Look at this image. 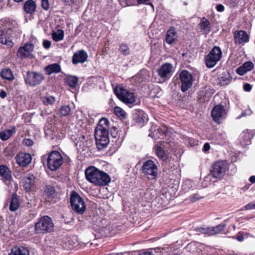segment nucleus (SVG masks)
I'll list each match as a JSON object with an SVG mask.
<instances>
[{
  "label": "nucleus",
  "instance_id": "nucleus-34",
  "mask_svg": "<svg viewBox=\"0 0 255 255\" xmlns=\"http://www.w3.org/2000/svg\"><path fill=\"white\" fill-rule=\"evenodd\" d=\"M178 35L174 28L169 29L166 34L165 41L169 44H172L177 39Z\"/></svg>",
  "mask_w": 255,
  "mask_h": 255
},
{
  "label": "nucleus",
  "instance_id": "nucleus-13",
  "mask_svg": "<svg viewBox=\"0 0 255 255\" xmlns=\"http://www.w3.org/2000/svg\"><path fill=\"white\" fill-rule=\"evenodd\" d=\"M174 70V68L171 63H165L157 70V73L162 82H163L168 80L171 77Z\"/></svg>",
  "mask_w": 255,
  "mask_h": 255
},
{
  "label": "nucleus",
  "instance_id": "nucleus-44",
  "mask_svg": "<svg viewBox=\"0 0 255 255\" xmlns=\"http://www.w3.org/2000/svg\"><path fill=\"white\" fill-rule=\"evenodd\" d=\"M71 111V109L69 106L68 105H64L62 106L59 111V114L61 116H67L70 114Z\"/></svg>",
  "mask_w": 255,
  "mask_h": 255
},
{
  "label": "nucleus",
  "instance_id": "nucleus-26",
  "mask_svg": "<svg viewBox=\"0 0 255 255\" xmlns=\"http://www.w3.org/2000/svg\"><path fill=\"white\" fill-rule=\"evenodd\" d=\"M11 33L5 32L4 30H0V43L5 44L9 47H12L13 43L11 40H9Z\"/></svg>",
  "mask_w": 255,
  "mask_h": 255
},
{
  "label": "nucleus",
  "instance_id": "nucleus-64",
  "mask_svg": "<svg viewBox=\"0 0 255 255\" xmlns=\"http://www.w3.org/2000/svg\"><path fill=\"white\" fill-rule=\"evenodd\" d=\"M7 96V93L6 92L3 90H0V97L2 99H4L5 98H6Z\"/></svg>",
  "mask_w": 255,
  "mask_h": 255
},
{
  "label": "nucleus",
  "instance_id": "nucleus-51",
  "mask_svg": "<svg viewBox=\"0 0 255 255\" xmlns=\"http://www.w3.org/2000/svg\"><path fill=\"white\" fill-rule=\"evenodd\" d=\"M236 72L238 75L240 76H243L247 73V71L245 70L243 65L237 68L236 70Z\"/></svg>",
  "mask_w": 255,
  "mask_h": 255
},
{
  "label": "nucleus",
  "instance_id": "nucleus-32",
  "mask_svg": "<svg viewBox=\"0 0 255 255\" xmlns=\"http://www.w3.org/2000/svg\"><path fill=\"white\" fill-rule=\"evenodd\" d=\"M199 25L203 34H208L210 32L211 23L206 17H203L201 19Z\"/></svg>",
  "mask_w": 255,
  "mask_h": 255
},
{
  "label": "nucleus",
  "instance_id": "nucleus-46",
  "mask_svg": "<svg viewBox=\"0 0 255 255\" xmlns=\"http://www.w3.org/2000/svg\"><path fill=\"white\" fill-rule=\"evenodd\" d=\"M119 50L120 51L121 54L124 56H127L130 54V49L125 43H122L120 45Z\"/></svg>",
  "mask_w": 255,
  "mask_h": 255
},
{
  "label": "nucleus",
  "instance_id": "nucleus-30",
  "mask_svg": "<svg viewBox=\"0 0 255 255\" xmlns=\"http://www.w3.org/2000/svg\"><path fill=\"white\" fill-rule=\"evenodd\" d=\"M45 74L47 75H50L53 73L57 74L61 72V68L60 65L58 63L50 64L44 68Z\"/></svg>",
  "mask_w": 255,
  "mask_h": 255
},
{
  "label": "nucleus",
  "instance_id": "nucleus-2",
  "mask_svg": "<svg viewBox=\"0 0 255 255\" xmlns=\"http://www.w3.org/2000/svg\"><path fill=\"white\" fill-rule=\"evenodd\" d=\"M85 173L86 179L95 185L105 186L111 181L107 173L93 166L86 168Z\"/></svg>",
  "mask_w": 255,
  "mask_h": 255
},
{
  "label": "nucleus",
  "instance_id": "nucleus-49",
  "mask_svg": "<svg viewBox=\"0 0 255 255\" xmlns=\"http://www.w3.org/2000/svg\"><path fill=\"white\" fill-rule=\"evenodd\" d=\"M242 65L245 68L247 72L251 71L254 68V63L250 61L245 62Z\"/></svg>",
  "mask_w": 255,
  "mask_h": 255
},
{
  "label": "nucleus",
  "instance_id": "nucleus-11",
  "mask_svg": "<svg viewBox=\"0 0 255 255\" xmlns=\"http://www.w3.org/2000/svg\"><path fill=\"white\" fill-rule=\"evenodd\" d=\"M179 79L181 83V90L186 92L193 85V76L192 73L187 70H182L179 73Z\"/></svg>",
  "mask_w": 255,
  "mask_h": 255
},
{
  "label": "nucleus",
  "instance_id": "nucleus-54",
  "mask_svg": "<svg viewBox=\"0 0 255 255\" xmlns=\"http://www.w3.org/2000/svg\"><path fill=\"white\" fill-rule=\"evenodd\" d=\"M196 231L199 232L202 234H208L209 235V227L207 228H199L196 230Z\"/></svg>",
  "mask_w": 255,
  "mask_h": 255
},
{
  "label": "nucleus",
  "instance_id": "nucleus-45",
  "mask_svg": "<svg viewBox=\"0 0 255 255\" xmlns=\"http://www.w3.org/2000/svg\"><path fill=\"white\" fill-rule=\"evenodd\" d=\"M42 100L43 104L45 105H52L55 102V97L49 95H46L42 97Z\"/></svg>",
  "mask_w": 255,
  "mask_h": 255
},
{
  "label": "nucleus",
  "instance_id": "nucleus-61",
  "mask_svg": "<svg viewBox=\"0 0 255 255\" xmlns=\"http://www.w3.org/2000/svg\"><path fill=\"white\" fill-rule=\"evenodd\" d=\"M150 0H137V2L139 4L144 3L146 4H149L153 6V4L151 2H148Z\"/></svg>",
  "mask_w": 255,
  "mask_h": 255
},
{
  "label": "nucleus",
  "instance_id": "nucleus-57",
  "mask_svg": "<svg viewBox=\"0 0 255 255\" xmlns=\"http://www.w3.org/2000/svg\"><path fill=\"white\" fill-rule=\"evenodd\" d=\"M252 89V86L248 83H246L243 86V89L246 92H250Z\"/></svg>",
  "mask_w": 255,
  "mask_h": 255
},
{
  "label": "nucleus",
  "instance_id": "nucleus-18",
  "mask_svg": "<svg viewBox=\"0 0 255 255\" xmlns=\"http://www.w3.org/2000/svg\"><path fill=\"white\" fill-rule=\"evenodd\" d=\"M255 135V129H246L240 134L239 142L243 147L251 144V140Z\"/></svg>",
  "mask_w": 255,
  "mask_h": 255
},
{
  "label": "nucleus",
  "instance_id": "nucleus-25",
  "mask_svg": "<svg viewBox=\"0 0 255 255\" xmlns=\"http://www.w3.org/2000/svg\"><path fill=\"white\" fill-rule=\"evenodd\" d=\"M44 196L48 202H51L57 196L55 187L51 185H46L44 187Z\"/></svg>",
  "mask_w": 255,
  "mask_h": 255
},
{
  "label": "nucleus",
  "instance_id": "nucleus-39",
  "mask_svg": "<svg viewBox=\"0 0 255 255\" xmlns=\"http://www.w3.org/2000/svg\"><path fill=\"white\" fill-rule=\"evenodd\" d=\"M0 76L3 79L8 81H12L14 78L13 73L9 68L2 69L0 72Z\"/></svg>",
  "mask_w": 255,
  "mask_h": 255
},
{
  "label": "nucleus",
  "instance_id": "nucleus-55",
  "mask_svg": "<svg viewBox=\"0 0 255 255\" xmlns=\"http://www.w3.org/2000/svg\"><path fill=\"white\" fill-rule=\"evenodd\" d=\"M188 142L189 144L191 146H194L198 144V140H196L193 138L189 137L188 138Z\"/></svg>",
  "mask_w": 255,
  "mask_h": 255
},
{
  "label": "nucleus",
  "instance_id": "nucleus-36",
  "mask_svg": "<svg viewBox=\"0 0 255 255\" xmlns=\"http://www.w3.org/2000/svg\"><path fill=\"white\" fill-rule=\"evenodd\" d=\"M34 177L33 174L29 173L24 176L22 179L23 183V186L26 191L31 189L32 186V182L34 180Z\"/></svg>",
  "mask_w": 255,
  "mask_h": 255
},
{
  "label": "nucleus",
  "instance_id": "nucleus-28",
  "mask_svg": "<svg viewBox=\"0 0 255 255\" xmlns=\"http://www.w3.org/2000/svg\"><path fill=\"white\" fill-rule=\"evenodd\" d=\"M212 91V89L207 86L201 88L198 94V98L204 101L208 100L213 94Z\"/></svg>",
  "mask_w": 255,
  "mask_h": 255
},
{
  "label": "nucleus",
  "instance_id": "nucleus-53",
  "mask_svg": "<svg viewBox=\"0 0 255 255\" xmlns=\"http://www.w3.org/2000/svg\"><path fill=\"white\" fill-rule=\"evenodd\" d=\"M23 144L27 146H31L33 144V141L30 138H25L22 141Z\"/></svg>",
  "mask_w": 255,
  "mask_h": 255
},
{
  "label": "nucleus",
  "instance_id": "nucleus-3",
  "mask_svg": "<svg viewBox=\"0 0 255 255\" xmlns=\"http://www.w3.org/2000/svg\"><path fill=\"white\" fill-rule=\"evenodd\" d=\"M114 93L121 101L129 108L140 103L136 93L128 90L123 86H116L114 89Z\"/></svg>",
  "mask_w": 255,
  "mask_h": 255
},
{
  "label": "nucleus",
  "instance_id": "nucleus-9",
  "mask_svg": "<svg viewBox=\"0 0 255 255\" xmlns=\"http://www.w3.org/2000/svg\"><path fill=\"white\" fill-rule=\"evenodd\" d=\"M25 84L31 87H34L41 84L44 79V76L41 73L36 71H27L24 76Z\"/></svg>",
  "mask_w": 255,
  "mask_h": 255
},
{
  "label": "nucleus",
  "instance_id": "nucleus-15",
  "mask_svg": "<svg viewBox=\"0 0 255 255\" xmlns=\"http://www.w3.org/2000/svg\"><path fill=\"white\" fill-rule=\"evenodd\" d=\"M34 45L32 43H26L22 46H20L17 51V56L21 59L26 58H32Z\"/></svg>",
  "mask_w": 255,
  "mask_h": 255
},
{
  "label": "nucleus",
  "instance_id": "nucleus-19",
  "mask_svg": "<svg viewBox=\"0 0 255 255\" xmlns=\"http://www.w3.org/2000/svg\"><path fill=\"white\" fill-rule=\"evenodd\" d=\"M133 119L134 125L140 128L143 127L148 120L147 115L143 110L140 109L135 111Z\"/></svg>",
  "mask_w": 255,
  "mask_h": 255
},
{
  "label": "nucleus",
  "instance_id": "nucleus-21",
  "mask_svg": "<svg viewBox=\"0 0 255 255\" xmlns=\"http://www.w3.org/2000/svg\"><path fill=\"white\" fill-rule=\"evenodd\" d=\"M156 126H152L149 129V136L156 139L161 138V136H166L168 132V128L166 126H162L160 128L156 129Z\"/></svg>",
  "mask_w": 255,
  "mask_h": 255
},
{
  "label": "nucleus",
  "instance_id": "nucleus-16",
  "mask_svg": "<svg viewBox=\"0 0 255 255\" xmlns=\"http://www.w3.org/2000/svg\"><path fill=\"white\" fill-rule=\"evenodd\" d=\"M211 116L215 122L220 124L226 116L225 107L221 104L216 105L211 112Z\"/></svg>",
  "mask_w": 255,
  "mask_h": 255
},
{
  "label": "nucleus",
  "instance_id": "nucleus-20",
  "mask_svg": "<svg viewBox=\"0 0 255 255\" xmlns=\"http://www.w3.org/2000/svg\"><path fill=\"white\" fill-rule=\"evenodd\" d=\"M234 42L237 45H243L250 40V36L246 31L236 30L233 33Z\"/></svg>",
  "mask_w": 255,
  "mask_h": 255
},
{
  "label": "nucleus",
  "instance_id": "nucleus-38",
  "mask_svg": "<svg viewBox=\"0 0 255 255\" xmlns=\"http://www.w3.org/2000/svg\"><path fill=\"white\" fill-rule=\"evenodd\" d=\"M226 226V224L222 223L216 226L209 227V235L214 236L220 233L224 230Z\"/></svg>",
  "mask_w": 255,
  "mask_h": 255
},
{
  "label": "nucleus",
  "instance_id": "nucleus-8",
  "mask_svg": "<svg viewBox=\"0 0 255 255\" xmlns=\"http://www.w3.org/2000/svg\"><path fill=\"white\" fill-rule=\"evenodd\" d=\"M70 203L73 210L78 214L82 215L86 211V206L83 198L75 191L70 194Z\"/></svg>",
  "mask_w": 255,
  "mask_h": 255
},
{
  "label": "nucleus",
  "instance_id": "nucleus-14",
  "mask_svg": "<svg viewBox=\"0 0 255 255\" xmlns=\"http://www.w3.org/2000/svg\"><path fill=\"white\" fill-rule=\"evenodd\" d=\"M155 152L159 160L161 161V165L164 171L166 172L167 170L172 169L174 164L170 162V160L168 159L164 150L161 146H157L155 148Z\"/></svg>",
  "mask_w": 255,
  "mask_h": 255
},
{
  "label": "nucleus",
  "instance_id": "nucleus-50",
  "mask_svg": "<svg viewBox=\"0 0 255 255\" xmlns=\"http://www.w3.org/2000/svg\"><path fill=\"white\" fill-rule=\"evenodd\" d=\"M40 1L42 8L45 10H48L50 6L49 0H40Z\"/></svg>",
  "mask_w": 255,
  "mask_h": 255
},
{
  "label": "nucleus",
  "instance_id": "nucleus-58",
  "mask_svg": "<svg viewBox=\"0 0 255 255\" xmlns=\"http://www.w3.org/2000/svg\"><path fill=\"white\" fill-rule=\"evenodd\" d=\"M216 9L218 12H223L225 10V7L222 4H218L216 6Z\"/></svg>",
  "mask_w": 255,
  "mask_h": 255
},
{
  "label": "nucleus",
  "instance_id": "nucleus-4",
  "mask_svg": "<svg viewBox=\"0 0 255 255\" xmlns=\"http://www.w3.org/2000/svg\"><path fill=\"white\" fill-rule=\"evenodd\" d=\"M34 231L36 234L45 235L54 231V223L51 217L45 215L39 218L34 226Z\"/></svg>",
  "mask_w": 255,
  "mask_h": 255
},
{
  "label": "nucleus",
  "instance_id": "nucleus-33",
  "mask_svg": "<svg viewBox=\"0 0 255 255\" xmlns=\"http://www.w3.org/2000/svg\"><path fill=\"white\" fill-rule=\"evenodd\" d=\"M8 255H29V251L27 248L22 246H15Z\"/></svg>",
  "mask_w": 255,
  "mask_h": 255
},
{
  "label": "nucleus",
  "instance_id": "nucleus-40",
  "mask_svg": "<svg viewBox=\"0 0 255 255\" xmlns=\"http://www.w3.org/2000/svg\"><path fill=\"white\" fill-rule=\"evenodd\" d=\"M147 71L144 69L140 70L137 74L133 76L134 80L137 83H141L146 80Z\"/></svg>",
  "mask_w": 255,
  "mask_h": 255
},
{
  "label": "nucleus",
  "instance_id": "nucleus-10",
  "mask_svg": "<svg viewBox=\"0 0 255 255\" xmlns=\"http://www.w3.org/2000/svg\"><path fill=\"white\" fill-rule=\"evenodd\" d=\"M141 170L149 180H156L157 177L158 168L154 161L149 159L143 162Z\"/></svg>",
  "mask_w": 255,
  "mask_h": 255
},
{
  "label": "nucleus",
  "instance_id": "nucleus-7",
  "mask_svg": "<svg viewBox=\"0 0 255 255\" xmlns=\"http://www.w3.org/2000/svg\"><path fill=\"white\" fill-rule=\"evenodd\" d=\"M223 52L219 46H214L205 55L204 61L206 67L208 68H213L221 60Z\"/></svg>",
  "mask_w": 255,
  "mask_h": 255
},
{
  "label": "nucleus",
  "instance_id": "nucleus-1",
  "mask_svg": "<svg viewBox=\"0 0 255 255\" xmlns=\"http://www.w3.org/2000/svg\"><path fill=\"white\" fill-rule=\"evenodd\" d=\"M110 122L107 118H102L95 129V137L97 147L100 149L106 147L110 139L108 129Z\"/></svg>",
  "mask_w": 255,
  "mask_h": 255
},
{
  "label": "nucleus",
  "instance_id": "nucleus-48",
  "mask_svg": "<svg viewBox=\"0 0 255 255\" xmlns=\"http://www.w3.org/2000/svg\"><path fill=\"white\" fill-rule=\"evenodd\" d=\"M134 255H154L152 252L147 250H140L134 252Z\"/></svg>",
  "mask_w": 255,
  "mask_h": 255
},
{
  "label": "nucleus",
  "instance_id": "nucleus-27",
  "mask_svg": "<svg viewBox=\"0 0 255 255\" xmlns=\"http://www.w3.org/2000/svg\"><path fill=\"white\" fill-rule=\"evenodd\" d=\"M23 8L26 13L32 15L36 11V4L33 0H27L24 2Z\"/></svg>",
  "mask_w": 255,
  "mask_h": 255
},
{
  "label": "nucleus",
  "instance_id": "nucleus-12",
  "mask_svg": "<svg viewBox=\"0 0 255 255\" xmlns=\"http://www.w3.org/2000/svg\"><path fill=\"white\" fill-rule=\"evenodd\" d=\"M111 141L113 143V146L115 149H118L121 145L125 134L122 130H119L116 127H113L111 129Z\"/></svg>",
  "mask_w": 255,
  "mask_h": 255
},
{
  "label": "nucleus",
  "instance_id": "nucleus-62",
  "mask_svg": "<svg viewBox=\"0 0 255 255\" xmlns=\"http://www.w3.org/2000/svg\"><path fill=\"white\" fill-rule=\"evenodd\" d=\"M201 198L197 197L196 195H192L190 196V200L192 202H195L198 201Z\"/></svg>",
  "mask_w": 255,
  "mask_h": 255
},
{
  "label": "nucleus",
  "instance_id": "nucleus-47",
  "mask_svg": "<svg viewBox=\"0 0 255 255\" xmlns=\"http://www.w3.org/2000/svg\"><path fill=\"white\" fill-rule=\"evenodd\" d=\"M82 135H83L80 133H77L75 134H72L70 136V139L72 142L74 143L76 147H77L79 142V137L82 136Z\"/></svg>",
  "mask_w": 255,
  "mask_h": 255
},
{
  "label": "nucleus",
  "instance_id": "nucleus-43",
  "mask_svg": "<svg viewBox=\"0 0 255 255\" xmlns=\"http://www.w3.org/2000/svg\"><path fill=\"white\" fill-rule=\"evenodd\" d=\"M114 114L121 119H125L126 115L125 112L120 107L116 106L114 109Z\"/></svg>",
  "mask_w": 255,
  "mask_h": 255
},
{
  "label": "nucleus",
  "instance_id": "nucleus-37",
  "mask_svg": "<svg viewBox=\"0 0 255 255\" xmlns=\"http://www.w3.org/2000/svg\"><path fill=\"white\" fill-rule=\"evenodd\" d=\"M79 142L77 146V148L78 150H85L89 148L90 142L88 141L86 137L83 135L82 136L79 137Z\"/></svg>",
  "mask_w": 255,
  "mask_h": 255
},
{
  "label": "nucleus",
  "instance_id": "nucleus-5",
  "mask_svg": "<svg viewBox=\"0 0 255 255\" xmlns=\"http://www.w3.org/2000/svg\"><path fill=\"white\" fill-rule=\"evenodd\" d=\"M41 161L44 165L46 163L47 167L52 171H56L64 162L62 156L56 150L51 151L47 156L43 155Z\"/></svg>",
  "mask_w": 255,
  "mask_h": 255
},
{
  "label": "nucleus",
  "instance_id": "nucleus-22",
  "mask_svg": "<svg viewBox=\"0 0 255 255\" xmlns=\"http://www.w3.org/2000/svg\"><path fill=\"white\" fill-rule=\"evenodd\" d=\"M31 156L28 153L20 152L16 156V163L23 167L27 166L31 163Z\"/></svg>",
  "mask_w": 255,
  "mask_h": 255
},
{
  "label": "nucleus",
  "instance_id": "nucleus-24",
  "mask_svg": "<svg viewBox=\"0 0 255 255\" xmlns=\"http://www.w3.org/2000/svg\"><path fill=\"white\" fill-rule=\"evenodd\" d=\"M232 77L229 72L227 70H224L220 74L217 79V83L220 86H225L229 85L232 81Z\"/></svg>",
  "mask_w": 255,
  "mask_h": 255
},
{
  "label": "nucleus",
  "instance_id": "nucleus-56",
  "mask_svg": "<svg viewBox=\"0 0 255 255\" xmlns=\"http://www.w3.org/2000/svg\"><path fill=\"white\" fill-rule=\"evenodd\" d=\"M245 209L248 210L255 209V202H250L245 206Z\"/></svg>",
  "mask_w": 255,
  "mask_h": 255
},
{
  "label": "nucleus",
  "instance_id": "nucleus-29",
  "mask_svg": "<svg viewBox=\"0 0 255 255\" xmlns=\"http://www.w3.org/2000/svg\"><path fill=\"white\" fill-rule=\"evenodd\" d=\"M20 205L19 197L16 193L14 192L12 194L9 207V210L11 212L16 211L19 209Z\"/></svg>",
  "mask_w": 255,
  "mask_h": 255
},
{
  "label": "nucleus",
  "instance_id": "nucleus-52",
  "mask_svg": "<svg viewBox=\"0 0 255 255\" xmlns=\"http://www.w3.org/2000/svg\"><path fill=\"white\" fill-rule=\"evenodd\" d=\"M54 131L51 129H47L45 130V133L46 136L49 139H53L54 138V134H53Z\"/></svg>",
  "mask_w": 255,
  "mask_h": 255
},
{
  "label": "nucleus",
  "instance_id": "nucleus-42",
  "mask_svg": "<svg viewBox=\"0 0 255 255\" xmlns=\"http://www.w3.org/2000/svg\"><path fill=\"white\" fill-rule=\"evenodd\" d=\"M64 36V33L62 29H58L57 32H54L52 34L53 39L56 42L63 40Z\"/></svg>",
  "mask_w": 255,
  "mask_h": 255
},
{
  "label": "nucleus",
  "instance_id": "nucleus-31",
  "mask_svg": "<svg viewBox=\"0 0 255 255\" xmlns=\"http://www.w3.org/2000/svg\"><path fill=\"white\" fill-rule=\"evenodd\" d=\"M16 129L14 126L11 127L10 129H5L0 131V139L2 141L7 140L9 138L16 133Z\"/></svg>",
  "mask_w": 255,
  "mask_h": 255
},
{
  "label": "nucleus",
  "instance_id": "nucleus-60",
  "mask_svg": "<svg viewBox=\"0 0 255 255\" xmlns=\"http://www.w3.org/2000/svg\"><path fill=\"white\" fill-rule=\"evenodd\" d=\"M210 149V145L209 143L206 142L204 144L202 150L204 152H207Z\"/></svg>",
  "mask_w": 255,
  "mask_h": 255
},
{
  "label": "nucleus",
  "instance_id": "nucleus-35",
  "mask_svg": "<svg viewBox=\"0 0 255 255\" xmlns=\"http://www.w3.org/2000/svg\"><path fill=\"white\" fill-rule=\"evenodd\" d=\"M0 175L6 181L9 182L11 180V171L9 168L5 165H0Z\"/></svg>",
  "mask_w": 255,
  "mask_h": 255
},
{
  "label": "nucleus",
  "instance_id": "nucleus-17",
  "mask_svg": "<svg viewBox=\"0 0 255 255\" xmlns=\"http://www.w3.org/2000/svg\"><path fill=\"white\" fill-rule=\"evenodd\" d=\"M0 27L3 28L2 30L7 31V33H11L13 30L17 31L18 28L16 21L8 17H4L0 20Z\"/></svg>",
  "mask_w": 255,
  "mask_h": 255
},
{
  "label": "nucleus",
  "instance_id": "nucleus-59",
  "mask_svg": "<svg viewBox=\"0 0 255 255\" xmlns=\"http://www.w3.org/2000/svg\"><path fill=\"white\" fill-rule=\"evenodd\" d=\"M51 43L49 40H45L43 42V46L46 49L49 48L51 46Z\"/></svg>",
  "mask_w": 255,
  "mask_h": 255
},
{
  "label": "nucleus",
  "instance_id": "nucleus-23",
  "mask_svg": "<svg viewBox=\"0 0 255 255\" xmlns=\"http://www.w3.org/2000/svg\"><path fill=\"white\" fill-rule=\"evenodd\" d=\"M88 54L84 50H80L74 53L72 62L74 65H76L79 63H83L87 60Z\"/></svg>",
  "mask_w": 255,
  "mask_h": 255
},
{
  "label": "nucleus",
  "instance_id": "nucleus-41",
  "mask_svg": "<svg viewBox=\"0 0 255 255\" xmlns=\"http://www.w3.org/2000/svg\"><path fill=\"white\" fill-rule=\"evenodd\" d=\"M65 83L72 89L75 88L78 82V79L76 76H68L64 79Z\"/></svg>",
  "mask_w": 255,
  "mask_h": 255
},
{
  "label": "nucleus",
  "instance_id": "nucleus-63",
  "mask_svg": "<svg viewBox=\"0 0 255 255\" xmlns=\"http://www.w3.org/2000/svg\"><path fill=\"white\" fill-rule=\"evenodd\" d=\"M76 0H63L64 3L67 5H71L74 3Z\"/></svg>",
  "mask_w": 255,
  "mask_h": 255
},
{
  "label": "nucleus",
  "instance_id": "nucleus-6",
  "mask_svg": "<svg viewBox=\"0 0 255 255\" xmlns=\"http://www.w3.org/2000/svg\"><path fill=\"white\" fill-rule=\"evenodd\" d=\"M229 164L226 160H217L211 165L210 174L217 179H223L229 172Z\"/></svg>",
  "mask_w": 255,
  "mask_h": 255
}]
</instances>
